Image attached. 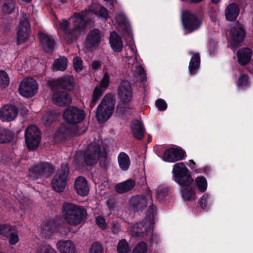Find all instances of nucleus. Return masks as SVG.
Wrapping results in <instances>:
<instances>
[{"mask_svg": "<svg viewBox=\"0 0 253 253\" xmlns=\"http://www.w3.org/2000/svg\"><path fill=\"white\" fill-rule=\"evenodd\" d=\"M9 84V79L8 75L5 72L0 71V87L4 88Z\"/></svg>", "mask_w": 253, "mask_h": 253, "instance_id": "obj_42", "label": "nucleus"}, {"mask_svg": "<svg viewBox=\"0 0 253 253\" xmlns=\"http://www.w3.org/2000/svg\"><path fill=\"white\" fill-rule=\"evenodd\" d=\"M135 182L132 179H128L117 184L115 189L117 193L123 194L131 190L135 186Z\"/></svg>", "mask_w": 253, "mask_h": 253, "instance_id": "obj_30", "label": "nucleus"}, {"mask_svg": "<svg viewBox=\"0 0 253 253\" xmlns=\"http://www.w3.org/2000/svg\"><path fill=\"white\" fill-rule=\"evenodd\" d=\"M116 22L118 26L117 27L119 31H124L126 33L128 37L132 38V35L130 30L129 24L127 21L125 14L123 13L117 14L115 17Z\"/></svg>", "mask_w": 253, "mask_h": 253, "instance_id": "obj_22", "label": "nucleus"}, {"mask_svg": "<svg viewBox=\"0 0 253 253\" xmlns=\"http://www.w3.org/2000/svg\"><path fill=\"white\" fill-rule=\"evenodd\" d=\"M117 159L120 168L123 171L127 170L131 164L128 155L126 153L122 152L118 154Z\"/></svg>", "mask_w": 253, "mask_h": 253, "instance_id": "obj_31", "label": "nucleus"}, {"mask_svg": "<svg viewBox=\"0 0 253 253\" xmlns=\"http://www.w3.org/2000/svg\"><path fill=\"white\" fill-rule=\"evenodd\" d=\"M63 117L67 123L76 124L84 120L85 117V113L83 109L77 107L70 106L64 110Z\"/></svg>", "mask_w": 253, "mask_h": 253, "instance_id": "obj_10", "label": "nucleus"}, {"mask_svg": "<svg viewBox=\"0 0 253 253\" xmlns=\"http://www.w3.org/2000/svg\"><path fill=\"white\" fill-rule=\"evenodd\" d=\"M152 204V200L147 199L143 196H135L132 197L129 201V208L135 211H141L147 206H150Z\"/></svg>", "mask_w": 253, "mask_h": 253, "instance_id": "obj_15", "label": "nucleus"}, {"mask_svg": "<svg viewBox=\"0 0 253 253\" xmlns=\"http://www.w3.org/2000/svg\"><path fill=\"white\" fill-rule=\"evenodd\" d=\"M200 64V55L198 53H196L193 55L189 63V71L190 74H195L199 68Z\"/></svg>", "mask_w": 253, "mask_h": 253, "instance_id": "obj_33", "label": "nucleus"}, {"mask_svg": "<svg viewBox=\"0 0 253 253\" xmlns=\"http://www.w3.org/2000/svg\"><path fill=\"white\" fill-rule=\"evenodd\" d=\"M195 183L196 186L199 191L203 193L206 191L207 189V181L204 177H197L195 179Z\"/></svg>", "mask_w": 253, "mask_h": 253, "instance_id": "obj_37", "label": "nucleus"}, {"mask_svg": "<svg viewBox=\"0 0 253 253\" xmlns=\"http://www.w3.org/2000/svg\"><path fill=\"white\" fill-rule=\"evenodd\" d=\"M106 156L105 150L101 146V142H93L90 144L84 152V161L87 165L91 166L96 163L99 157Z\"/></svg>", "mask_w": 253, "mask_h": 253, "instance_id": "obj_6", "label": "nucleus"}, {"mask_svg": "<svg viewBox=\"0 0 253 253\" xmlns=\"http://www.w3.org/2000/svg\"><path fill=\"white\" fill-rule=\"evenodd\" d=\"M248 77L246 75L242 74L237 83L238 87L243 89L248 86Z\"/></svg>", "mask_w": 253, "mask_h": 253, "instance_id": "obj_45", "label": "nucleus"}, {"mask_svg": "<svg viewBox=\"0 0 253 253\" xmlns=\"http://www.w3.org/2000/svg\"><path fill=\"white\" fill-rule=\"evenodd\" d=\"M131 129L135 137L138 139L142 138L144 130L140 121L137 120L133 121L131 125Z\"/></svg>", "mask_w": 253, "mask_h": 253, "instance_id": "obj_32", "label": "nucleus"}, {"mask_svg": "<svg viewBox=\"0 0 253 253\" xmlns=\"http://www.w3.org/2000/svg\"><path fill=\"white\" fill-rule=\"evenodd\" d=\"M117 251L118 253H129L130 247L125 239H122L118 243Z\"/></svg>", "mask_w": 253, "mask_h": 253, "instance_id": "obj_38", "label": "nucleus"}, {"mask_svg": "<svg viewBox=\"0 0 253 253\" xmlns=\"http://www.w3.org/2000/svg\"><path fill=\"white\" fill-rule=\"evenodd\" d=\"M36 253H57L49 244H43L39 246L36 249Z\"/></svg>", "mask_w": 253, "mask_h": 253, "instance_id": "obj_39", "label": "nucleus"}, {"mask_svg": "<svg viewBox=\"0 0 253 253\" xmlns=\"http://www.w3.org/2000/svg\"><path fill=\"white\" fill-rule=\"evenodd\" d=\"M13 138V134L11 131L0 128V143H6L10 141Z\"/></svg>", "mask_w": 253, "mask_h": 253, "instance_id": "obj_36", "label": "nucleus"}, {"mask_svg": "<svg viewBox=\"0 0 253 253\" xmlns=\"http://www.w3.org/2000/svg\"><path fill=\"white\" fill-rule=\"evenodd\" d=\"M52 101L54 104L63 106L70 104L72 102V98L65 91H57L53 93Z\"/></svg>", "mask_w": 253, "mask_h": 253, "instance_id": "obj_21", "label": "nucleus"}, {"mask_svg": "<svg viewBox=\"0 0 253 253\" xmlns=\"http://www.w3.org/2000/svg\"><path fill=\"white\" fill-rule=\"evenodd\" d=\"M210 18H211V20L212 21V22H215L217 20V17L216 16H212V15H210Z\"/></svg>", "mask_w": 253, "mask_h": 253, "instance_id": "obj_61", "label": "nucleus"}, {"mask_svg": "<svg viewBox=\"0 0 253 253\" xmlns=\"http://www.w3.org/2000/svg\"><path fill=\"white\" fill-rule=\"evenodd\" d=\"M25 141L27 147L30 150L36 149L40 142V132L35 126H29L25 132Z\"/></svg>", "mask_w": 253, "mask_h": 253, "instance_id": "obj_12", "label": "nucleus"}, {"mask_svg": "<svg viewBox=\"0 0 253 253\" xmlns=\"http://www.w3.org/2000/svg\"><path fill=\"white\" fill-rule=\"evenodd\" d=\"M52 86H60L62 88L67 90H72L74 89L75 85V79L72 76H66L60 78L58 79L53 80Z\"/></svg>", "mask_w": 253, "mask_h": 253, "instance_id": "obj_18", "label": "nucleus"}, {"mask_svg": "<svg viewBox=\"0 0 253 253\" xmlns=\"http://www.w3.org/2000/svg\"><path fill=\"white\" fill-rule=\"evenodd\" d=\"M249 71L251 74H253V65H252V67L250 68Z\"/></svg>", "mask_w": 253, "mask_h": 253, "instance_id": "obj_64", "label": "nucleus"}, {"mask_svg": "<svg viewBox=\"0 0 253 253\" xmlns=\"http://www.w3.org/2000/svg\"><path fill=\"white\" fill-rule=\"evenodd\" d=\"M100 64L99 62L96 61H94L91 64V68L93 70H97L100 68Z\"/></svg>", "mask_w": 253, "mask_h": 253, "instance_id": "obj_57", "label": "nucleus"}, {"mask_svg": "<svg viewBox=\"0 0 253 253\" xmlns=\"http://www.w3.org/2000/svg\"><path fill=\"white\" fill-rule=\"evenodd\" d=\"M128 46H129V47L130 48L131 52L133 54V56H134L135 60L136 62V63L134 65V68H136V72L138 73V74L139 75L142 76V77H144L145 71H144L143 68L141 66L138 65L137 63L138 61H137V55L136 51L135 49V46L132 43L129 44Z\"/></svg>", "mask_w": 253, "mask_h": 253, "instance_id": "obj_34", "label": "nucleus"}, {"mask_svg": "<svg viewBox=\"0 0 253 253\" xmlns=\"http://www.w3.org/2000/svg\"><path fill=\"white\" fill-rule=\"evenodd\" d=\"M168 195V189L163 187H160L157 190L156 197L158 200L162 201L164 200Z\"/></svg>", "mask_w": 253, "mask_h": 253, "instance_id": "obj_46", "label": "nucleus"}, {"mask_svg": "<svg viewBox=\"0 0 253 253\" xmlns=\"http://www.w3.org/2000/svg\"><path fill=\"white\" fill-rule=\"evenodd\" d=\"M17 114V109L14 106L6 105L0 110V119L3 122H9L14 119Z\"/></svg>", "mask_w": 253, "mask_h": 253, "instance_id": "obj_19", "label": "nucleus"}, {"mask_svg": "<svg viewBox=\"0 0 253 253\" xmlns=\"http://www.w3.org/2000/svg\"><path fill=\"white\" fill-rule=\"evenodd\" d=\"M115 101L111 94H106L98 105L95 117L98 122L103 123L112 115L115 109Z\"/></svg>", "mask_w": 253, "mask_h": 253, "instance_id": "obj_4", "label": "nucleus"}, {"mask_svg": "<svg viewBox=\"0 0 253 253\" xmlns=\"http://www.w3.org/2000/svg\"><path fill=\"white\" fill-rule=\"evenodd\" d=\"M175 181L182 187L181 195L185 201L193 200L196 198L195 191L191 186L193 180L188 169L183 163L175 164L173 168Z\"/></svg>", "mask_w": 253, "mask_h": 253, "instance_id": "obj_2", "label": "nucleus"}, {"mask_svg": "<svg viewBox=\"0 0 253 253\" xmlns=\"http://www.w3.org/2000/svg\"><path fill=\"white\" fill-rule=\"evenodd\" d=\"M73 67L77 72H80L83 69L82 60L79 57L74 58Z\"/></svg>", "mask_w": 253, "mask_h": 253, "instance_id": "obj_51", "label": "nucleus"}, {"mask_svg": "<svg viewBox=\"0 0 253 253\" xmlns=\"http://www.w3.org/2000/svg\"><path fill=\"white\" fill-rule=\"evenodd\" d=\"M92 14L98 16L105 21L108 16L107 10L105 8L99 3H93L84 12L75 13L69 19V22L62 20L59 22L58 29L65 31L64 37L66 40H73L83 32Z\"/></svg>", "mask_w": 253, "mask_h": 253, "instance_id": "obj_1", "label": "nucleus"}, {"mask_svg": "<svg viewBox=\"0 0 253 253\" xmlns=\"http://www.w3.org/2000/svg\"><path fill=\"white\" fill-rule=\"evenodd\" d=\"M48 168L47 164H40L29 170V176L32 179H36L42 177L46 174V171Z\"/></svg>", "mask_w": 253, "mask_h": 253, "instance_id": "obj_25", "label": "nucleus"}, {"mask_svg": "<svg viewBox=\"0 0 253 253\" xmlns=\"http://www.w3.org/2000/svg\"><path fill=\"white\" fill-rule=\"evenodd\" d=\"M227 37L228 46L235 50L243 42L245 37V31L241 24L235 23L228 32Z\"/></svg>", "mask_w": 253, "mask_h": 253, "instance_id": "obj_7", "label": "nucleus"}, {"mask_svg": "<svg viewBox=\"0 0 253 253\" xmlns=\"http://www.w3.org/2000/svg\"><path fill=\"white\" fill-rule=\"evenodd\" d=\"M15 9V3L13 0H4L2 5V10L6 13H10Z\"/></svg>", "mask_w": 253, "mask_h": 253, "instance_id": "obj_41", "label": "nucleus"}, {"mask_svg": "<svg viewBox=\"0 0 253 253\" xmlns=\"http://www.w3.org/2000/svg\"><path fill=\"white\" fill-rule=\"evenodd\" d=\"M109 43L113 51L115 52L122 51L123 47V42L120 36L116 32H112L110 33Z\"/></svg>", "mask_w": 253, "mask_h": 253, "instance_id": "obj_28", "label": "nucleus"}, {"mask_svg": "<svg viewBox=\"0 0 253 253\" xmlns=\"http://www.w3.org/2000/svg\"><path fill=\"white\" fill-rule=\"evenodd\" d=\"M181 19L186 33L197 30L201 25V21L196 15L189 10H184L181 13Z\"/></svg>", "mask_w": 253, "mask_h": 253, "instance_id": "obj_11", "label": "nucleus"}, {"mask_svg": "<svg viewBox=\"0 0 253 253\" xmlns=\"http://www.w3.org/2000/svg\"><path fill=\"white\" fill-rule=\"evenodd\" d=\"M38 84L33 78H27L23 80L19 84V92L25 97H32L37 92Z\"/></svg>", "mask_w": 253, "mask_h": 253, "instance_id": "obj_14", "label": "nucleus"}, {"mask_svg": "<svg viewBox=\"0 0 253 253\" xmlns=\"http://www.w3.org/2000/svg\"><path fill=\"white\" fill-rule=\"evenodd\" d=\"M69 230L68 228L66 229L62 225H59L55 220H50L43 222L40 229V233L45 239H49L57 233L63 235L66 234Z\"/></svg>", "mask_w": 253, "mask_h": 253, "instance_id": "obj_8", "label": "nucleus"}, {"mask_svg": "<svg viewBox=\"0 0 253 253\" xmlns=\"http://www.w3.org/2000/svg\"><path fill=\"white\" fill-rule=\"evenodd\" d=\"M12 230V227L8 224L0 223V235L7 236Z\"/></svg>", "mask_w": 253, "mask_h": 253, "instance_id": "obj_49", "label": "nucleus"}, {"mask_svg": "<svg viewBox=\"0 0 253 253\" xmlns=\"http://www.w3.org/2000/svg\"><path fill=\"white\" fill-rule=\"evenodd\" d=\"M39 37L42 48L46 52H51L54 47V39L53 37L48 36L43 33H40Z\"/></svg>", "mask_w": 253, "mask_h": 253, "instance_id": "obj_24", "label": "nucleus"}, {"mask_svg": "<svg viewBox=\"0 0 253 253\" xmlns=\"http://www.w3.org/2000/svg\"><path fill=\"white\" fill-rule=\"evenodd\" d=\"M16 198H17L19 200L20 203L21 205H24L25 204V202H27L28 200V199H26L25 197H23V198L17 197Z\"/></svg>", "mask_w": 253, "mask_h": 253, "instance_id": "obj_59", "label": "nucleus"}, {"mask_svg": "<svg viewBox=\"0 0 253 253\" xmlns=\"http://www.w3.org/2000/svg\"><path fill=\"white\" fill-rule=\"evenodd\" d=\"M187 165L190 167V168L192 169H195V163L193 160H189L187 163Z\"/></svg>", "mask_w": 253, "mask_h": 253, "instance_id": "obj_58", "label": "nucleus"}, {"mask_svg": "<svg viewBox=\"0 0 253 253\" xmlns=\"http://www.w3.org/2000/svg\"><path fill=\"white\" fill-rule=\"evenodd\" d=\"M132 253H147V245L144 242L138 243L134 247Z\"/></svg>", "mask_w": 253, "mask_h": 253, "instance_id": "obj_43", "label": "nucleus"}, {"mask_svg": "<svg viewBox=\"0 0 253 253\" xmlns=\"http://www.w3.org/2000/svg\"><path fill=\"white\" fill-rule=\"evenodd\" d=\"M96 225L102 230L108 228V225L105 218L100 215H96L95 218Z\"/></svg>", "mask_w": 253, "mask_h": 253, "instance_id": "obj_44", "label": "nucleus"}, {"mask_svg": "<svg viewBox=\"0 0 253 253\" xmlns=\"http://www.w3.org/2000/svg\"><path fill=\"white\" fill-rule=\"evenodd\" d=\"M209 198V195L204 194L199 200V204L203 209H205L207 207V201Z\"/></svg>", "mask_w": 253, "mask_h": 253, "instance_id": "obj_54", "label": "nucleus"}, {"mask_svg": "<svg viewBox=\"0 0 253 253\" xmlns=\"http://www.w3.org/2000/svg\"><path fill=\"white\" fill-rule=\"evenodd\" d=\"M103 35L99 30L93 29L88 33L87 41L91 46H95L99 44L103 41Z\"/></svg>", "mask_w": 253, "mask_h": 253, "instance_id": "obj_27", "label": "nucleus"}, {"mask_svg": "<svg viewBox=\"0 0 253 253\" xmlns=\"http://www.w3.org/2000/svg\"><path fill=\"white\" fill-rule=\"evenodd\" d=\"M22 20H21L17 31V42L18 44L25 42L29 38L31 29L29 23V15L23 13Z\"/></svg>", "mask_w": 253, "mask_h": 253, "instance_id": "obj_13", "label": "nucleus"}, {"mask_svg": "<svg viewBox=\"0 0 253 253\" xmlns=\"http://www.w3.org/2000/svg\"><path fill=\"white\" fill-rule=\"evenodd\" d=\"M210 54H213L216 46V42L214 41H211L209 43Z\"/></svg>", "mask_w": 253, "mask_h": 253, "instance_id": "obj_56", "label": "nucleus"}, {"mask_svg": "<svg viewBox=\"0 0 253 253\" xmlns=\"http://www.w3.org/2000/svg\"><path fill=\"white\" fill-rule=\"evenodd\" d=\"M88 253H104L103 248L100 244L95 243L91 245Z\"/></svg>", "mask_w": 253, "mask_h": 253, "instance_id": "obj_48", "label": "nucleus"}, {"mask_svg": "<svg viewBox=\"0 0 253 253\" xmlns=\"http://www.w3.org/2000/svg\"><path fill=\"white\" fill-rule=\"evenodd\" d=\"M74 188L76 193L82 197L87 195L89 188L86 179L83 176L78 177L74 182Z\"/></svg>", "mask_w": 253, "mask_h": 253, "instance_id": "obj_20", "label": "nucleus"}, {"mask_svg": "<svg viewBox=\"0 0 253 253\" xmlns=\"http://www.w3.org/2000/svg\"><path fill=\"white\" fill-rule=\"evenodd\" d=\"M221 0H211V1L213 3H218Z\"/></svg>", "mask_w": 253, "mask_h": 253, "instance_id": "obj_62", "label": "nucleus"}, {"mask_svg": "<svg viewBox=\"0 0 253 253\" xmlns=\"http://www.w3.org/2000/svg\"><path fill=\"white\" fill-rule=\"evenodd\" d=\"M240 9L235 3H229L225 9L224 14L227 20L232 21L235 20L239 15Z\"/></svg>", "mask_w": 253, "mask_h": 253, "instance_id": "obj_26", "label": "nucleus"}, {"mask_svg": "<svg viewBox=\"0 0 253 253\" xmlns=\"http://www.w3.org/2000/svg\"><path fill=\"white\" fill-rule=\"evenodd\" d=\"M109 82L110 77L108 74L105 73L101 81L99 87L105 90L108 86Z\"/></svg>", "mask_w": 253, "mask_h": 253, "instance_id": "obj_50", "label": "nucleus"}, {"mask_svg": "<svg viewBox=\"0 0 253 253\" xmlns=\"http://www.w3.org/2000/svg\"><path fill=\"white\" fill-rule=\"evenodd\" d=\"M190 0L193 2L198 3V2H199L201 1H202L203 0Z\"/></svg>", "mask_w": 253, "mask_h": 253, "instance_id": "obj_63", "label": "nucleus"}, {"mask_svg": "<svg viewBox=\"0 0 253 253\" xmlns=\"http://www.w3.org/2000/svg\"><path fill=\"white\" fill-rule=\"evenodd\" d=\"M154 222L151 217L145 218L141 222L128 228L129 234L133 237H150L153 232Z\"/></svg>", "mask_w": 253, "mask_h": 253, "instance_id": "obj_5", "label": "nucleus"}, {"mask_svg": "<svg viewBox=\"0 0 253 253\" xmlns=\"http://www.w3.org/2000/svg\"><path fill=\"white\" fill-rule=\"evenodd\" d=\"M13 230V228L12 227V230L7 235H8L9 234V243L11 245L16 244L18 242L19 240L18 235L15 233L12 232Z\"/></svg>", "mask_w": 253, "mask_h": 253, "instance_id": "obj_52", "label": "nucleus"}, {"mask_svg": "<svg viewBox=\"0 0 253 253\" xmlns=\"http://www.w3.org/2000/svg\"><path fill=\"white\" fill-rule=\"evenodd\" d=\"M105 90L99 86H96L93 90L92 99L91 102V107H93L98 101V99L102 95Z\"/></svg>", "mask_w": 253, "mask_h": 253, "instance_id": "obj_40", "label": "nucleus"}, {"mask_svg": "<svg viewBox=\"0 0 253 253\" xmlns=\"http://www.w3.org/2000/svg\"><path fill=\"white\" fill-rule=\"evenodd\" d=\"M62 214L66 222L72 226L83 223L87 214L86 210L83 207L69 203L63 204Z\"/></svg>", "mask_w": 253, "mask_h": 253, "instance_id": "obj_3", "label": "nucleus"}, {"mask_svg": "<svg viewBox=\"0 0 253 253\" xmlns=\"http://www.w3.org/2000/svg\"><path fill=\"white\" fill-rule=\"evenodd\" d=\"M86 131V128H84L82 130H79L78 129L77 131H75L74 134L75 135H81L85 132Z\"/></svg>", "mask_w": 253, "mask_h": 253, "instance_id": "obj_60", "label": "nucleus"}, {"mask_svg": "<svg viewBox=\"0 0 253 253\" xmlns=\"http://www.w3.org/2000/svg\"><path fill=\"white\" fill-rule=\"evenodd\" d=\"M67 66V59L65 57H60L54 62L53 67L54 70L64 71Z\"/></svg>", "mask_w": 253, "mask_h": 253, "instance_id": "obj_35", "label": "nucleus"}, {"mask_svg": "<svg viewBox=\"0 0 253 253\" xmlns=\"http://www.w3.org/2000/svg\"><path fill=\"white\" fill-rule=\"evenodd\" d=\"M120 225L117 222H113L111 228L112 232L114 234H117L120 231Z\"/></svg>", "mask_w": 253, "mask_h": 253, "instance_id": "obj_55", "label": "nucleus"}, {"mask_svg": "<svg viewBox=\"0 0 253 253\" xmlns=\"http://www.w3.org/2000/svg\"><path fill=\"white\" fill-rule=\"evenodd\" d=\"M56 248L60 253H76L75 244L69 240L58 241Z\"/></svg>", "mask_w": 253, "mask_h": 253, "instance_id": "obj_23", "label": "nucleus"}, {"mask_svg": "<svg viewBox=\"0 0 253 253\" xmlns=\"http://www.w3.org/2000/svg\"><path fill=\"white\" fill-rule=\"evenodd\" d=\"M185 156V152L183 150L171 148L165 151L162 158L166 162L174 163L183 159Z\"/></svg>", "mask_w": 253, "mask_h": 253, "instance_id": "obj_16", "label": "nucleus"}, {"mask_svg": "<svg viewBox=\"0 0 253 253\" xmlns=\"http://www.w3.org/2000/svg\"><path fill=\"white\" fill-rule=\"evenodd\" d=\"M118 95L124 102L127 103L130 101L132 96V88L129 82L122 81L118 87Z\"/></svg>", "mask_w": 253, "mask_h": 253, "instance_id": "obj_17", "label": "nucleus"}, {"mask_svg": "<svg viewBox=\"0 0 253 253\" xmlns=\"http://www.w3.org/2000/svg\"><path fill=\"white\" fill-rule=\"evenodd\" d=\"M156 105L159 111H162L166 110L167 104L165 101L162 99H159L156 101Z\"/></svg>", "mask_w": 253, "mask_h": 253, "instance_id": "obj_53", "label": "nucleus"}, {"mask_svg": "<svg viewBox=\"0 0 253 253\" xmlns=\"http://www.w3.org/2000/svg\"><path fill=\"white\" fill-rule=\"evenodd\" d=\"M69 173L68 166H62L57 173L53 177L51 185L53 189L57 192H62L66 185L67 177Z\"/></svg>", "mask_w": 253, "mask_h": 253, "instance_id": "obj_9", "label": "nucleus"}, {"mask_svg": "<svg viewBox=\"0 0 253 253\" xmlns=\"http://www.w3.org/2000/svg\"><path fill=\"white\" fill-rule=\"evenodd\" d=\"M55 119V115L53 112H48L45 114L42 119V122L48 125L53 122Z\"/></svg>", "mask_w": 253, "mask_h": 253, "instance_id": "obj_47", "label": "nucleus"}, {"mask_svg": "<svg viewBox=\"0 0 253 253\" xmlns=\"http://www.w3.org/2000/svg\"><path fill=\"white\" fill-rule=\"evenodd\" d=\"M252 51L249 48H242L237 53L238 63L244 65L248 63L251 59Z\"/></svg>", "mask_w": 253, "mask_h": 253, "instance_id": "obj_29", "label": "nucleus"}]
</instances>
